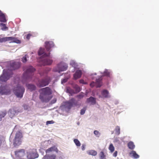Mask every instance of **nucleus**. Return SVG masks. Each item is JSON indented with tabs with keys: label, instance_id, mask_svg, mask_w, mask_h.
I'll return each instance as SVG.
<instances>
[{
	"label": "nucleus",
	"instance_id": "1",
	"mask_svg": "<svg viewBox=\"0 0 159 159\" xmlns=\"http://www.w3.org/2000/svg\"><path fill=\"white\" fill-rule=\"evenodd\" d=\"M39 92H40L39 98L43 102H48L52 97L49 96L52 93V91L49 87L41 89Z\"/></svg>",
	"mask_w": 159,
	"mask_h": 159
},
{
	"label": "nucleus",
	"instance_id": "2",
	"mask_svg": "<svg viewBox=\"0 0 159 159\" xmlns=\"http://www.w3.org/2000/svg\"><path fill=\"white\" fill-rule=\"evenodd\" d=\"M24 73L23 75V79L26 81H29L32 80L34 73L35 69L31 66H25L24 67Z\"/></svg>",
	"mask_w": 159,
	"mask_h": 159
},
{
	"label": "nucleus",
	"instance_id": "3",
	"mask_svg": "<svg viewBox=\"0 0 159 159\" xmlns=\"http://www.w3.org/2000/svg\"><path fill=\"white\" fill-rule=\"evenodd\" d=\"M12 71L9 69H4L3 73L0 76V83L7 81L13 75Z\"/></svg>",
	"mask_w": 159,
	"mask_h": 159
},
{
	"label": "nucleus",
	"instance_id": "4",
	"mask_svg": "<svg viewBox=\"0 0 159 159\" xmlns=\"http://www.w3.org/2000/svg\"><path fill=\"white\" fill-rule=\"evenodd\" d=\"M23 137L22 134L20 131H18L16 133L13 140L14 147L17 148L21 144Z\"/></svg>",
	"mask_w": 159,
	"mask_h": 159
},
{
	"label": "nucleus",
	"instance_id": "5",
	"mask_svg": "<svg viewBox=\"0 0 159 159\" xmlns=\"http://www.w3.org/2000/svg\"><path fill=\"white\" fill-rule=\"evenodd\" d=\"M25 91V88L19 84L16 87L14 88L13 89V92L16 97L20 98L22 97Z\"/></svg>",
	"mask_w": 159,
	"mask_h": 159
},
{
	"label": "nucleus",
	"instance_id": "6",
	"mask_svg": "<svg viewBox=\"0 0 159 159\" xmlns=\"http://www.w3.org/2000/svg\"><path fill=\"white\" fill-rule=\"evenodd\" d=\"M51 79L50 77L47 76L44 78L39 80L36 84L38 87L42 88L48 85Z\"/></svg>",
	"mask_w": 159,
	"mask_h": 159
},
{
	"label": "nucleus",
	"instance_id": "7",
	"mask_svg": "<svg viewBox=\"0 0 159 159\" xmlns=\"http://www.w3.org/2000/svg\"><path fill=\"white\" fill-rule=\"evenodd\" d=\"M68 66L66 64L61 62L57 65L56 68H54L53 70L54 71L60 73L61 71L66 70Z\"/></svg>",
	"mask_w": 159,
	"mask_h": 159
},
{
	"label": "nucleus",
	"instance_id": "8",
	"mask_svg": "<svg viewBox=\"0 0 159 159\" xmlns=\"http://www.w3.org/2000/svg\"><path fill=\"white\" fill-rule=\"evenodd\" d=\"M38 156V155L35 149H30L27 152V157L28 159H34Z\"/></svg>",
	"mask_w": 159,
	"mask_h": 159
},
{
	"label": "nucleus",
	"instance_id": "9",
	"mask_svg": "<svg viewBox=\"0 0 159 159\" xmlns=\"http://www.w3.org/2000/svg\"><path fill=\"white\" fill-rule=\"evenodd\" d=\"M11 41V42L20 43H21L20 40L17 39L16 38L13 37H6L2 38H0V43H2L7 41Z\"/></svg>",
	"mask_w": 159,
	"mask_h": 159
},
{
	"label": "nucleus",
	"instance_id": "10",
	"mask_svg": "<svg viewBox=\"0 0 159 159\" xmlns=\"http://www.w3.org/2000/svg\"><path fill=\"white\" fill-rule=\"evenodd\" d=\"M15 157L19 159H24L25 151L24 149H18L15 151Z\"/></svg>",
	"mask_w": 159,
	"mask_h": 159
},
{
	"label": "nucleus",
	"instance_id": "11",
	"mask_svg": "<svg viewBox=\"0 0 159 159\" xmlns=\"http://www.w3.org/2000/svg\"><path fill=\"white\" fill-rule=\"evenodd\" d=\"M10 92V91L7 86L0 87V94H7Z\"/></svg>",
	"mask_w": 159,
	"mask_h": 159
},
{
	"label": "nucleus",
	"instance_id": "12",
	"mask_svg": "<svg viewBox=\"0 0 159 159\" xmlns=\"http://www.w3.org/2000/svg\"><path fill=\"white\" fill-rule=\"evenodd\" d=\"M74 101V99L73 98L69 101L66 102L64 105L65 108L66 109L70 110L72 107Z\"/></svg>",
	"mask_w": 159,
	"mask_h": 159
},
{
	"label": "nucleus",
	"instance_id": "13",
	"mask_svg": "<svg viewBox=\"0 0 159 159\" xmlns=\"http://www.w3.org/2000/svg\"><path fill=\"white\" fill-rule=\"evenodd\" d=\"M21 63L20 62H12L10 64V70H14L19 68L20 66Z\"/></svg>",
	"mask_w": 159,
	"mask_h": 159
},
{
	"label": "nucleus",
	"instance_id": "14",
	"mask_svg": "<svg viewBox=\"0 0 159 159\" xmlns=\"http://www.w3.org/2000/svg\"><path fill=\"white\" fill-rule=\"evenodd\" d=\"M58 151V150L57 148L55 146H54L46 150L45 152L46 154H49L50 153L53 152H55L57 153Z\"/></svg>",
	"mask_w": 159,
	"mask_h": 159
},
{
	"label": "nucleus",
	"instance_id": "15",
	"mask_svg": "<svg viewBox=\"0 0 159 159\" xmlns=\"http://www.w3.org/2000/svg\"><path fill=\"white\" fill-rule=\"evenodd\" d=\"M45 44V47L47 51H49L50 48L54 46L53 42L52 41L46 42Z\"/></svg>",
	"mask_w": 159,
	"mask_h": 159
},
{
	"label": "nucleus",
	"instance_id": "16",
	"mask_svg": "<svg viewBox=\"0 0 159 159\" xmlns=\"http://www.w3.org/2000/svg\"><path fill=\"white\" fill-rule=\"evenodd\" d=\"M82 74V72L81 70H77L73 75V78L75 80H76L80 78Z\"/></svg>",
	"mask_w": 159,
	"mask_h": 159
},
{
	"label": "nucleus",
	"instance_id": "17",
	"mask_svg": "<svg viewBox=\"0 0 159 159\" xmlns=\"http://www.w3.org/2000/svg\"><path fill=\"white\" fill-rule=\"evenodd\" d=\"M43 65H51L52 62V60L48 58H45L42 61Z\"/></svg>",
	"mask_w": 159,
	"mask_h": 159
},
{
	"label": "nucleus",
	"instance_id": "18",
	"mask_svg": "<svg viewBox=\"0 0 159 159\" xmlns=\"http://www.w3.org/2000/svg\"><path fill=\"white\" fill-rule=\"evenodd\" d=\"M86 102L88 103H90L91 104L94 105L96 103V99L92 97L87 99Z\"/></svg>",
	"mask_w": 159,
	"mask_h": 159
},
{
	"label": "nucleus",
	"instance_id": "19",
	"mask_svg": "<svg viewBox=\"0 0 159 159\" xmlns=\"http://www.w3.org/2000/svg\"><path fill=\"white\" fill-rule=\"evenodd\" d=\"M38 54L39 55L41 56L44 54V56L45 57H48L50 53L48 54L44 53V50L42 48H40L38 52Z\"/></svg>",
	"mask_w": 159,
	"mask_h": 159
},
{
	"label": "nucleus",
	"instance_id": "20",
	"mask_svg": "<svg viewBox=\"0 0 159 159\" xmlns=\"http://www.w3.org/2000/svg\"><path fill=\"white\" fill-rule=\"evenodd\" d=\"M56 157V155L54 154L52 155L46 154L44 156V159H55Z\"/></svg>",
	"mask_w": 159,
	"mask_h": 159
},
{
	"label": "nucleus",
	"instance_id": "21",
	"mask_svg": "<svg viewBox=\"0 0 159 159\" xmlns=\"http://www.w3.org/2000/svg\"><path fill=\"white\" fill-rule=\"evenodd\" d=\"M102 96L105 98H108L109 97V92L107 90H103L101 92Z\"/></svg>",
	"mask_w": 159,
	"mask_h": 159
},
{
	"label": "nucleus",
	"instance_id": "22",
	"mask_svg": "<svg viewBox=\"0 0 159 159\" xmlns=\"http://www.w3.org/2000/svg\"><path fill=\"white\" fill-rule=\"evenodd\" d=\"M28 89H30L31 91L34 90L36 89V87L34 85L28 84L26 85Z\"/></svg>",
	"mask_w": 159,
	"mask_h": 159
},
{
	"label": "nucleus",
	"instance_id": "23",
	"mask_svg": "<svg viewBox=\"0 0 159 159\" xmlns=\"http://www.w3.org/2000/svg\"><path fill=\"white\" fill-rule=\"evenodd\" d=\"M129 155L131 157H133L135 159L138 158L139 157V155L137 154L136 152L134 151H133L130 152Z\"/></svg>",
	"mask_w": 159,
	"mask_h": 159
},
{
	"label": "nucleus",
	"instance_id": "24",
	"mask_svg": "<svg viewBox=\"0 0 159 159\" xmlns=\"http://www.w3.org/2000/svg\"><path fill=\"white\" fill-rule=\"evenodd\" d=\"M97 87H100L102 84V79L101 78L97 79L96 82L95 83Z\"/></svg>",
	"mask_w": 159,
	"mask_h": 159
},
{
	"label": "nucleus",
	"instance_id": "25",
	"mask_svg": "<svg viewBox=\"0 0 159 159\" xmlns=\"http://www.w3.org/2000/svg\"><path fill=\"white\" fill-rule=\"evenodd\" d=\"M0 21L5 22L6 20L5 15L1 13H0Z\"/></svg>",
	"mask_w": 159,
	"mask_h": 159
},
{
	"label": "nucleus",
	"instance_id": "26",
	"mask_svg": "<svg viewBox=\"0 0 159 159\" xmlns=\"http://www.w3.org/2000/svg\"><path fill=\"white\" fill-rule=\"evenodd\" d=\"M128 146L129 148L130 149H133L135 148V145L133 142L131 141L129 142L128 143Z\"/></svg>",
	"mask_w": 159,
	"mask_h": 159
},
{
	"label": "nucleus",
	"instance_id": "27",
	"mask_svg": "<svg viewBox=\"0 0 159 159\" xmlns=\"http://www.w3.org/2000/svg\"><path fill=\"white\" fill-rule=\"evenodd\" d=\"M88 154L90 155H92V156H95L97 155V152L93 150H89L87 152Z\"/></svg>",
	"mask_w": 159,
	"mask_h": 159
},
{
	"label": "nucleus",
	"instance_id": "28",
	"mask_svg": "<svg viewBox=\"0 0 159 159\" xmlns=\"http://www.w3.org/2000/svg\"><path fill=\"white\" fill-rule=\"evenodd\" d=\"M16 113V111L14 109H11L9 110V116H13Z\"/></svg>",
	"mask_w": 159,
	"mask_h": 159
},
{
	"label": "nucleus",
	"instance_id": "29",
	"mask_svg": "<svg viewBox=\"0 0 159 159\" xmlns=\"http://www.w3.org/2000/svg\"><path fill=\"white\" fill-rule=\"evenodd\" d=\"M7 114L5 111H3L0 113V121H2V118H4Z\"/></svg>",
	"mask_w": 159,
	"mask_h": 159
},
{
	"label": "nucleus",
	"instance_id": "30",
	"mask_svg": "<svg viewBox=\"0 0 159 159\" xmlns=\"http://www.w3.org/2000/svg\"><path fill=\"white\" fill-rule=\"evenodd\" d=\"M109 149L110 150L111 152H113L115 150V148L112 143L110 144L109 147Z\"/></svg>",
	"mask_w": 159,
	"mask_h": 159
},
{
	"label": "nucleus",
	"instance_id": "31",
	"mask_svg": "<svg viewBox=\"0 0 159 159\" xmlns=\"http://www.w3.org/2000/svg\"><path fill=\"white\" fill-rule=\"evenodd\" d=\"M116 131V134L117 135H119L120 134V128L119 126H117L115 129Z\"/></svg>",
	"mask_w": 159,
	"mask_h": 159
},
{
	"label": "nucleus",
	"instance_id": "32",
	"mask_svg": "<svg viewBox=\"0 0 159 159\" xmlns=\"http://www.w3.org/2000/svg\"><path fill=\"white\" fill-rule=\"evenodd\" d=\"M74 142L77 146L80 147V146L81 143L78 139H75L74 140Z\"/></svg>",
	"mask_w": 159,
	"mask_h": 159
},
{
	"label": "nucleus",
	"instance_id": "33",
	"mask_svg": "<svg viewBox=\"0 0 159 159\" xmlns=\"http://www.w3.org/2000/svg\"><path fill=\"white\" fill-rule=\"evenodd\" d=\"M99 156L101 159H104L106 157V156L104 155V152L102 151L100 152Z\"/></svg>",
	"mask_w": 159,
	"mask_h": 159
},
{
	"label": "nucleus",
	"instance_id": "34",
	"mask_svg": "<svg viewBox=\"0 0 159 159\" xmlns=\"http://www.w3.org/2000/svg\"><path fill=\"white\" fill-rule=\"evenodd\" d=\"M28 58V55H26L22 58L21 61L23 63H25L27 61V58Z\"/></svg>",
	"mask_w": 159,
	"mask_h": 159
},
{
	"label": "nucleus",
	"instance_id": "35",
	"mask_svg": "<svg viewBox=\"0 0 159 159\" xmlns=\"http://www.w3.org/2000/svg\"><path fill=\"white\" fill-rule=\"evenodd\" d=\"M0 25L1 27V29L2 30H5L6 29H7V28L5 24L1 23H0Z\"/></svg>",
	"mask_w": 159,
	"mask_h": 159
},
{
	"label": "nucleus",
	"instance_id": "36",
	"mask_svg": "<svg viewBox=\"0 0 159 159\" xmlns=\"http://www.w3.org/2000/svg\"><path fill=\"white\" fill-rule=\"evenodd\" d=\"M74 88H75L76 91L77 92H79L80 91V87L77 85H76L74 87Z\"/></svg>",
	"mask_w": 159,
	"mask_h": 159
},
{
	"label": "nucleus",
	"instance_id": "37",
	"mask_svg": "<svg viewBox=\"0 0 159 159\" xmlns=\"http://www.w3.org/2000/svg\"><path fill=\"white\" fill-rule=\"evenodd\" d=\"M86 109V107H84L83 109H82L80 111V114L81 115H83L85 113V111Z\"/></svg>",
	"mask_w": 159,
	"mask_h": 159
},
{
	"label": "nucleus",
	"instance_id": "38",
	"mask_svg": "<svg viewBox=\"0 0 159 159\" xmlns=\"http://www.w3.org/2000/svg\"><path fill=\"white\" fill-rule=\"evenodd\" d=\"M84 96V93H81L79 95L77 96V97L79 99L82 98Z\"/></svg>",
	"mask_w": 159,
	"mask_h": 159
},
{
	"label": "nucleus",
	"instance_id": "39",
	"mask_svg": "<svg viewBox=\"0 0 159 159\" xmlns=\"http://www.w3.org/2000/svg\"><path fill=\"white\" fill-rule=\"evenodd\" d=\"M109 72H108V71L107 70H106L103 73V75L104 76H108L109 75Z\"/></svg>",
	"mask_w": 159,
	"mask_h": 159
},
{
	"label": "nucleus",
	"instance_id": "40",
	"mask_svg": "<svg viewBox=\"0 0 159 159\" xmlns=\"http://www.w3.org/2000/svg\"><path fill=\"white\" fill-rule=\"evenodd\" d=\"M54 123V122L52 120L48 121L46 122V125H48V124H53Z\"/></svg>",
	"mask_w": 159,
	"mask_h": 159
},
{
	"label": "nucleus",
	"instance_id": "41",
	"mask_svg": "<svg viewBox=\"0 0 159 159\" xmlns=\"http://www.w3.org/2000/svg\"><path fill=\"white\" fill-rule=\"evenodd\" d=\"M94 134L96 135H98L99 136L100 135V134L99 132L97 130H95L94 131Z\"/></svg>",
	"mask_w": 159,
	"mask_h": 159
},
{
	"label": "nucleus",
	"instance_id": "42",
	"mask_svg": "<svg viewBox=\"0 0 159 159\" xmlns=\"http://www.w3.org/2000/svg\"><path fill=\"white\" fill-rule=\"evenodd\" d=\"M79 82L80 84H86L87 83L86 82H85L83 80L81 79L79 80Z\"/></svg>",
	"mask_w": 159,
	"mask_h": 159
},
{
	"label": "nucleus",
	"instance_id": "43",
	"mask_svg": "<svg viewBox=\"0 0 159 159\" xmlns=\"http://www.w3.org/2000/svg\"><path fill=\"white\" fill-rule=\"evenodd\" d=\"M56 101H57V99L56 98H54L53 100H52L51 101V103L52 104H54V103H55L56 102Z\"/></svg>",
	"mask_w": 159,
	"mask_h": 159
},
{
	"label": "nucleus",
	"instance_id": "44",
	"mask_svg": "<svg viewBox=\"0 0 159 159\" xmlns=\"http://www.w3.org/2000/svg\"><path fill=\"white\" fill-rule=\"evenodd\" d=\"M95 85H96L95 83H94L93 82H91L90 84V86L92 87H93Z\"/></svg>",
	"mask_w": 159,
	"mask_h": 159
},
{
	"label": "nucleus",
	"instance_id": "45",
	"mask_svg": "<svg viewBox=\"0 0 159 159\" xmlns=\"http://www.w3.org/2000/svg\"><path fill=\"white\" fill-rule=\"evenodd\" d=\"M31 36V35L30 34H27L26 36V38L27 39L29 40L30 39Z\"/></svg>",
	"mask_w": 159,
	"mask_h": 159
},
{
	"label": "nucleus",
	"instance_id": "46",
	"mask_svg": "<svg viewBox=\"0 0 159 159\" xmlns=\"http://www.w3.org/2000/svg\"><path fill=\"white\" fill-rule=\"evenodd\" d=\"M67 79H64L63 80H62L61 81V83H66V82H67Z\"/></svg>",
	"mask_w": 159,
	"mask_h": 159
},
{
	"label": "nucleus",
	"instance_id": "47",
	"mask_svg": "<svg viewBox=\"0 0 159 159\" xmlns=\"http://www.w3.org/2000/svg\"><path fill=\"white\" fill-rule=\"evenodd\" d=\"M85 145L83 144L81 146V149L82 150H84L85 149Z\"/></svg>",
	"mask_w": 159,
	"mask_h": 159
},
{
	"label": "nucleus",
	"instance_id": "48",
	"mask_svg": "<svg viewBox=\"0 0 159 159\" xmlns=\"http://www.w3.org/2000/svg\"><path fill=\"white\" fill-rule=\"evenodd\" d=\"M117 155V152L116 151L113 154V156L114 157H116Z\"/></svg>",
	"mask_w": 159,
	"mask_h": 159
},
{
	"label": "nucleus",
	"instance_id": "49",
	"mask_svg": "<svg viewBox=\"0 0 159 159\" xmlns=\"http://www.w3.org/2000/svg\"><path fill=\"white\" fill-rule=\"evenodd\" d=\"M69 93L71 94L75 93V92H74V91L71 89H70L69 90Z\"/></svg>",
	"mask_w": 159,
	"mask_h": 159
},
{
	"label": "nucleus",
	"instance_id": "50",
	"mask_svg": "<svg viewBox=\"0 0 159 159\" xmlns=\"http://www.w3.org/2000/svg\"><path fill=\"white\" fill-rule=\"evenodd\" d=\"M95 75H96V73H95Z\"/></svg>",
	"mask_w": 159,
	"mask_h": 159
}]
</instances>
